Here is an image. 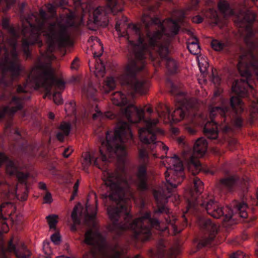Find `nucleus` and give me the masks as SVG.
<instances>
[{
	"mask_svg": "<svg viewBox=\"0 0 258 258\" xmlns=\"http://www.w3.org/2000/svg\"><path fill=\"white\" fill-rule=\"evenodd\" d=\"M230 106L236 114H240L243 111L244 103L239 97L232 96L230 99Z\"/></svg>",
	"mask_w": 258,
	"mask_h": 258,
	"instance_id": "nucleus-31",
	"label": "nucleus"
},
{
	"mask_svg": "<svg viewBox=\"0 0 258 258\" xmlns=\"http://www.w3.org/2000/svg\"><path fill=\"white\" fill-rule=\"evenodd\" d=\"M29 94H25L23 96H14L10 102V104L15 105L14 106H5L2 110H0V119L4 118L6 114L13 115L16 112L21 110L23 108V100H27L30 99Z\"/></svg>",
	"mask_w": 258,
	"mask_h": 258,
	"instance_id": "nucleus-16",
	"label": "nucleus"
},
{
	"mask_svg": "<svg viewBox=\"0 0 258 258\" xmlns=\"http://www.w3.org/2000/svg\"><path fill=\"white\" fill-rule=\"evenodd\" d=\"M58 216L56 215L49 216V228L56 229V225L58 222Z\"/></svg>",
	"mask_w": 258,
	"mask_h": 258,
	"instance_id": "nucleus-62",
	"label": "nucleus"
},
{
	"mask_svg": "<svg viewBox=\"0 0 258 258\" xmlns=\"http://www.w3.org/2000/svg\"><path fill=\"white\" fill-rule=\"evenodd\" d=\"M207 22L211 26L218 25L221 27L225 23L224 17H207Z\"/></svg>",
	"mask_w": 258,
	"mask_h": 258,
	"instance_id": "nucleus-43",
	"label": "nucleus"
},
{
	"mask_svg": "<svg viewBox=\"0 0 258 258\" xmlns=\"http://www.w3.org/2000/svg\"><path fill=\"white\" fill-rule=\"evenodd\" d=\"M87 26L89 29L96 30L99 26L108 25L107 17H87Z\"/></svg>",
	"mask_w": 258,
	"mask_h": 258,
	"instance_id": "nucleus-25",
	"label": "nucleus"
},
{
	"mask_svg": "<svg viewBox=\"0 0 258 258\" xmlns=\"http://www.w3.org/2000/svg\"><path fill=\"white\" fill-rule=\"evenodd\" d=\"M111 100L115 105L121 106L126 103V99L124 95L120 92H116L112 95Z\"/></svg>",
	"mask_w": 258,
	"mask_h": 258,
	"instance_id": "nucleus-36",
	"label": "nucleus"
},
{
	"mask_svg": "<svg viewBox=\"0 0 258 258\" xmlns=\"http://www.w3.org/2000/svg\"><path fill=\"white\" fill-rule=\"evenodd\" d=\"M106 6H99L92 10H89V13L93 15V16H98L99 15L105 16L107 15L112 14L115 15L118 12L122 11L121 7L118 4L117 0L112 1L109 3L107 0Z\"/></svg>",
	"mask_w": 258,
	"mask_h": 258,
	"instance_id": "nucleus-17",
	"label": "nucleus"
},
{
	"mask_svg": "<svg viewBox=\"0 0 258 258\" xmlns=\"http://www.w3.org/2000/svg\"><path fill=\"white\" fill-rule=\"evenodd\" d=\"M255 21L254 17H235L234 22L239 30H244L251 27Z\"/></svg>",
	"mask_w": 258,
	"mask_h": 258,
	"instance_id": "nucleus-28",
	"label": "nucleus"
},
{
	"mask_svg": "<svg viewBox=\"0 0 258 258\" xmlns=\"http://www.w3.org/2000/svg\"><path fill=\"white\" fill-rule=\"evenodd\" d=\"M228 111L227 107H215L211 109L210 111L211 121H208L203 128L204 135L209 139H217L218 136L217 122L214 120L216 116L224 117L225 113Z\"/></svg>",
	"mask_w": 258,
	"mask_h": 258,
	"instance_id": "nucleus-13",
	"label": "nucleus"
},
{
	"mask_svg": "<svg viewBox=\"0 0 258 258\" xmlns=\"http://www.w3.org/2000/svg\"><path fill=\"white\" fill-rule=\"evenodd\" d=\"M18 136L19 137H21L20 132L18 129H12V124L11 123H8L4 131V133L6 136H9V133H13Z\"/></svg>",
	"mask_w": 258,
	"mask_h": 258,
	"instance_id": "nucleus-56",
	"label": "nucleus"
},
{
	"mask_svg": "<svg viewBox=\"0 0 258 258\" xmlns=\"http://www.w3.org/2000/svg\"><path fill=\"white\" fill-rule=\"evenodd\" d=\"M238 15L241 16H256V14L253 11L249 8L246 7H243L239 10Z\"/></svg>",
	"mask_w": 258,
	"mask_h": 258,
	"instance_id": "nucleus-58",
	"label": "nucleus"
},
{
	"mask_svg": "<svg viewBox=\"0 0 258 258\" xmlns=\"http://www.w3.org/2000/svg\"><path fill=\"white\" fill-rule=\"evenodd\" d=\"M156 111L160 117H165L166 114L169 117L170 109L166 104H159L156 108Z\"/></svg>",
	"mask_w": 258,
	"mask_h": 258,
	"instance_id": "nucleus-42",
	"label": "nucleus"
},
{
	"mask_svg": "<svg viewBox=\"0 0 258 258\" xmlns=\"http://www.w3.org/2000/svg\"><path fill=\"white\" fill-rule=\"evenodd\" d=\"M208 143L203 137L197 140L193 147V155L197 157H202L207 152Z\"/></svg>",
	"mask_w": 258,
	"mask_h": 258,
	"instance_id": "nucleus-23",
	"label": "nucleus"
},
{
	"mask_svg": "<svg viewBox=\"0 0 258 258\" xmlns=\"http://www.w3.org/2000/svg\"><path fill=\"white\" fill-rule=\"evenodd\" d=\"M94 56L99 57L101 55L103 51V47L97 39L95 40L94 46H92Z\"/></svg>",
	"mask_w": 258,
	"mask_h": 258,
	"instance_id": "nucleus-49",
	"label": "nucleus"
},
{
	"mask_svg": "<svg viewBox=\"0 0 258 258\" xmlns=\"http://www.w3.org/2000/svg\"><path fill=\"white\" fill-rule=\"evenodd\" d=\"M145 58L143 52L139 54L138 51H136L135 58H129L123 74L118 78L122 85H128L141 95L147 94L151 88V84L148 81H139L136 78L137 74L145 68Z\"/></svg>",
	"mask_w": 258,
	"mask_h": 258,
	"instance_id": "nucleus-3",
	"label": "nucleus"
},
{
	"mask_svg": "<svg viewBox=\"0 0 258 258\" xmlns=\"http://www.w3.org/2000/svg\"><path fill=\"white\" fill-rule=\"evenodd\" d=\"M27 81H30L36 89L44 88V98L48 96V63H41L33 68Z\"/></svg>",
	"mask_w": 258,
	"mask_h": 258,
	"instance_id": "nucleus-10",
	"label": "nucleus"
},
{
	"mask_svg": "<svg viewBox=\"0 0 258 258\" xmlns=\"http://www.w3.org/2000/svg\"><path fill=\"white\" fill-rule=\"evenodd\" d=\"M186 107L182 105L174 110L172 114V119L174 121L178 122L182 120L184 116L187 114Z\"/></svg>",
	"mask_w": 258,
	"mask_h": 258,
	"instance_id": "nucleus-34",
	"label": "nucleus"
},
{
	"mask_svg": "<svg viewBox=\"0 0 258 258\" xmlns=\"http://www.w3.org/2000/svg\"><path fill=\"white\" fill-rule=\"evenodd\" d=\"M139 156L142 162L147 165L148 163V154L145 149H139Z\"/></svg>",
	"mask_w": 258,
	"mask_h": 258,
	"instance_id": "nucleus-61",
	"label": "nucleus"
},
{
	"mask_svg": "<svg viewBox=\"0 0 258 258\" xmlns=\"http://www.w3.org/2000/svg\"><path fill=\"white\" fill-rule=\"evenodd\" d=\"M62 22L49 26V52L61 47L71 46L67 28L77 27L82 22V17H63Z\"/></svg>",
	"mask_w": 258,
	"mask_h": 258,
	"instance_id": "nucleus-5",
	"label": "nucleus"
},
{
	"mask_svg": "<svg viewBox=\"0 0 258 258\" xmlns=\"http://www.w3.org/2000/svg\"><path fill=\"white\" fill-rule=\"evenodd\" d=\"M195 189L197 192H200L203 189V182L200 179L196 177L194 179Z\"/></svg>",
	"mask_w": 258,
	"mask_h": 258,
	"instance_id": "nucleus-63",
	"label": "nucleus"
},
{
	"mask_svg": "<svg viewBox=\"0 0 258 258\" xmlns=\"http://www.w3.org/2000/svg\"><path fill=\"white\" fill-rule=\"evenodd\" d=\"M7 250L10 252H14L17 258H27L31 255L24 244H22L20 249H17L11 239L8 244Z\"/></svg>",
	"mask_w": 258,
	"mask_h": 258,
	"instance_id": "nucleus-24",
	"label": "nucleus"
},
{
	"mask_svg": "<svg viewBox=\"0 0 258 258\" xmlns=\"http://www.w3.org/2000/svg\"><path fill=\"white\" fill-rule=\"evenodd\" d=\"M199 224L201 228L209 231L210 232L215 233L217 230L216 225L212 223L209 219L200 218Z\"/></svg>",
	"mask_w": 258,
	"mask_h": 258,
	"instance_id": "nucleus-33",
	"label": "nucleus"
},
{
	"mask_svg": "<svg viewBox=\"0 0 258 258\" xmlns=\"http://www.w3.org/2000/svg\"><path fill=\"white\" fill-rule=\"evenodd\" d=\"M237 179V178L233 176L221 178L219 180V184L222 187L230 190L235 185Z\"/></svg>",
	"mask_w": 258,
	"mask_h": 258,
	"instance_id": "nucleus-37",
	"label": "nucleus"
},
{
	"mask_svg": "<svg viewBox=\"0 0 258 258\" xmlns=\"http://www.w3.org/2000/svg\"><path fill=\"white\" fill-rule=\"evenodd\" d=\"M125 117L131 122L136 123L144 119V110L134 105H130L122 110Z\"/></svg>",
	"mask_w": 258,
	"mask_h": 258,
	"instance_id": "nucleus-20",
	"label": "nucleus"
},
{
	"mask_svg": "<svg viewBox=\"0 0 258 258\" xmlns=\"http://www.w3.org/2000/svg\"><path fill=\"white\" fill-rule=\"evenodd\" d=\"M238 61L237 69L242 78L233 83L232 90L239 96L244 97L249 88L251 93L255 96L252 92V76L249 69L251 68L254 70L258 80V57L254 56L253 53L248 52L240 55Z\"/></svg>",
	"mask_w": 258,
	"mask_h": 258,
	"instance_id": "nucleus-2",
	"label": "nucleus"
},
{
	"mask_svg": "<svg viewBox=\"0 0 258 258\" xmlns=\"http://www.w3.org/2000/svg\"><path fill=\"white\" fill-rule=\"evenodd\" d=\"M149 214L127 222L128 226L123 228L122 230L132 229L134 231L135 238L144 241L150 236V226L156 229L163 230L160 228V222L155 218H149Z\"/></svg>",
	"mask_w": 258,
	"mask_h": 258,
	"instance_id": "nucleus-6",
	"label": "nucleus"
},
{
	"mask_svg": "<svg viewBox=\"0 0 258 258\" xmlns=\"http://www.w3.org/2000/svg\"><path fill=\"white\" fill-rule=\"evenodd\" d=\"M215 236V233H212L210 234L209 237L207 238H204L201 240L198 245V247L199 248H201L202 247L208 245L210 244L211 242L214 240Z\"/></svg>",
	"mask_w": 258,
	"mask_h": 258,
	"instance_id": "nucleus-53",
	"label": "nucleus"
},
{
	"mask_svg": "<svg viewBox=\"0 0 258 258\" xmlns=\"http://www.w3.org/2000/svg\"><path fill=\"white\" fill-rule=\"evenodd\" d=\"M197 158L192 155L188 162V170L194 175L198 174L202 169V165Z\"/></svg>",
	"mask_w": 258,
	"mask_h": 258,
	"instance_id": "nucleus-29",
	"label": "nucleus"
},
{
	"mask_svg": "<svg viewBox=\"0 0 258 258\" xmlns=\"http://www.w3.org/2000/svg\"><path fill=\"white\" fill-rule=\"evenodd\" d=\"M188 34L191 38L188 39L187 48L190 52L194 55L199 54L200 52V47L197 38L194 35L192 32L189 30H186Z\"/></svg>",
	"mask_w": 258,
	"mask_h": 258,
	"instance_id": "nucleus-27",
	"label": "nucleus"
},
{
	"mask_svg": "<svg viewBox=\"0 0 258 258\" xmlns=\"http://www.w3.org/2000/svg\"><path fill=\"white\" fill-rule=\"evenodd\" d=\"M237 209L238 211L239 216L242 218H247L248 217L247 210L248 209L247 205L244 203H241L237 205Z\"/></svg>",
	"mask_w": 258,
	"mask_h": 258,
	"instance_id": "nucleus-45",
	"label": "nucleus"
},
{
	"mask_svg": "<svg viewBox=\"0 0 258 258\" xmlns=\"http://www.w3.org/2000/svg\"><path fill=\"white\" fill-rule=\"evenodd\" d=\"M158 53L162 58H165V59L168 57V54L169 53V50L168 48V46L166 45H161L159 46V48L158 50Z\"/></svg>",
	"mask_w": 258,
	"mask_h": 258,
	"instance_id": "nucleus-55",
	"label": "nucleus"
},
{
	"mask_svg": "<svg viewBox=\"0 0 258 258\" xmlns=\"http://www.w3.org/2000/svg\"><path fill=\"white\" fill-rule=\"evenodd\" d=\"M219 11L223 14L231 15H236L234 10L232 9L227 1H220L218 4Z\"/></svg>",
	"mask_w": 258,
	"mask_h": 258,
	"instance_id": "nucleus-35",
	"label": "nucleus"
},
{
	"mask_svg": "<svg viewBox=\"0 0 258 258\" xmlns=\"http://www.w3.org/2000/svg\"><path fill=\"white\" fill-rule=\"evenodd\" d=\"M26 21V24L23 23L22 34L25 37L23 39L22 49L24 54L27 58L31 56V53L30 46L36 43L40 34L45 32L46 42L48 43V32L46 31L47 26L46 22L48 17H34L35 22H31L33 17H23Z\"/></svg>",
	"mask_w": 258,
	"mask_h": 258,
	"instance_id": "nucleus-4",
	"label": "nucleus"
},
{
	"mask_svg": "<svg viewBox=\"0 0 258 258\" xmlns=\"http://www.w3.org/2000/svg\"><path fill=\"white\" fill-rule=\"evenodd\" d=\"M66 84L62 75L49 66V92L61 91L65 89Z\"/></svg>",
	"mask_w": 258,
	"mask_h": 258,
	"instance_id": "nucleus-18",
	"label": "nucleus"
},
{
	"mask_svg": "<svg viewBox=\"0 0 258 258\" xmlns=\"http://www.w3.org/2000/svg\"><path fill=\"white\" fill-rule=\"evenodd\" d=\"M150 148L152 150L157 148L158 154L161 155L162 158L166 155L168 150V147L161 142H155L154 146L150 147Z\"/></svg>",
	"mask_w": 258,
	"mask_h": 258,
	"instance_id": "nucleus-40",
	"label": "nucleus"
},
{
	"mask_svg": "<svg viewBox=\"0 0 258 258\" xmlns=\"http://www.w3.org/2000/svg\"><path fill=\"white\" fill-rule=\"evenodd\" d=\"M147 35L150 38V43L152 45H154L156 41L162 37V33L159 31L156 32L152 35H150L149 33Z\"/></svg>",
	"mask_w": 258,
	"mask_h": 258,
	"instance_id": "nucleus-60",
	"label": "nucleus"
},
{
	"mask_svg": "<svg viewBox=\"0 0 258 258\" xmlns=\"http://www.w3.org/2000/svg\"><path fill=\"white\" fill-rule=\"evenodd\" d=\"M97 211V199L96 194H93L92 197L87 200L85 209L80 204L75 206L71 217L75 224H80L81 219H83L87 224L92 223L94 225Z\"/></svg>",
	"mask_w": 258,
	"mask_h": 258,
	"instance_id": "nucleus-7",
	"label": "nucleus"
},
{
	"mask_svg": "<svg viewBox=\"0 0 258 258\" xmlns=\"http://www.w3.org/2000/svg\"><path fill=\"white\" fill-rule=\"evenodd\" d=\"M170 218H169L168 217V216H165L164 218H165V219L167 223L169 225H170L171 227L172 228V229L173 230V231H174V234H176L180 232V231L177 230V227L175 225V223L176 221V218L174 216L172 215L170 213Z\"/></svg>",
	"mask_w": 258,
	"mask_h": 258,
	"instance_id": "nucleus-48",
	"label": "nucleus"
},
{
	"mask_svg": "<svg viewBox=\"0 0 258 258\" xmlns=\"http://www.w3.org/2000/svg\"><path fill=\"white\" fill-rule=\"evenodd\" d=\"M132 140L129 124L119 121L113 133L106 132V142L102 144L99 149L101 160L104 164L117 158L120 164L113 172L104 171L102 177L104 185L109 188L108 194H102L101 198L107 207V215L113 226L111 230L127 227V222L133 218L131 208L126 204L132 196L123 167L127 161L125 144Z\"/></svg>",
	"mask_w": 258,
	"mask_h": 258,
	"instance_id": "nucleus-1",
	"label": "nucleus"
},
{
	"mask_svg": "<svg viewBox=\"0 0 258 258\" xmlns=\"http://www.w3.org/2000/svg\"><path fill=\"white\" fill-rule=\"evenodd\" d=\"M5 56L4 58L0 59V70L2 71L3 76L7 72L11 73L13 79L18 77L21 73V69L19 62L15 61H9L8 51L7 49H4ZM3 85L7 88V90L10 93V96H14L15 92L13 88L8 86V83L5 80L4 76L0 79V85Z\"/></svg>",
	"mask_w": 258,
	"mask_h": 258,
	"instance_id": "nucleus-11",
	"label": "nucleus"
},
{
	"mask_svg": "<svg viewBox=\"0 0 258 258\" xmlns=\"http://www.w3.org/2000/svg\"><path fill=\"white\" fill-rule=\"evenodd\" d=\"M105 67L102 61L99 60V62L94 66V72L96 76L102 77L105 73Z\"/></svg>",
	"mask_w": 258,
	"mask_h": 258,
	"instance_id": "nucleus-46",
	"label": "nucleus"
},
{
	"mask_svg": "<svg viewBox=\"0 0 258 258\" xmlns=\"http://www.w3.org/2000/svg\"><path fill=\"white\" fill-rule=\"evenodd\" d=\"M154 195L157 202V208L154 211V215L165 214V216L170 218L169 209L165 205L167 199L170 196L167 195L164 192L160 190L155 191Z\"/></svg>",
	"mask_w": 258,
	"mask_h": 258,
	"instance_id": "nucleus-19",
	"label": "nucleus"
},
{
	"mask_svg": "<svg viewBox=\"0 0 258 258\" xmlns=\"http://www.w3.org/2000/svg\"><path fill=\"white\" fill-rule=\"evenodd\" d=\"M144 122L146 124V127L139 130V138L143 143L150 144L152 147L155 144L156 136L163 135L164 131L162 129L155 127L159 122L157 118H146L144 119Z\"/></svg>",
	"mask_w": 258,
	"mask_h": 258,
	"instance_id": "nucleus-12",
	"label": "nucleus"
},
{
	"mask_svg": "<svg viewBox=\"0 0 258 258\" xmlns=\"http://www.w3.org/2000/svg\"><path fill=\"white\" fill-rule=\"evenodd\" d=\"M166 162L168 165H172L173 168H167L165 172V177L167 181V190L168 192H171L172 188H176L180 184L183 179V164L176 156L168 158Z\"/></svg>",
	"mask_w": 258,
	"mask_h": 258,
	"instance_id": "nucleus-9",
	"label": "nucleus"
},
{
	"mask_svg": "<svg viewBox=\"0 0 258 258\" xmlns=\"http://www.w3.org/2000/svg\"><path fill=\"white\" fill-rule=\"evenodd\" d=\"M84 242L91 246V253L85 254L83 258H101L106 254L104 238L96 229H91L85 234Z\"/></svg>",
	"mask_w": 258,
	"mask_h": 258,
	"instance_id": "nucleus-8",
	"label": "nucleus"
},
{
	"mask_svg": "<svg viewBox=\"0 0 258 258\" xmlns=\"http://www.w3.org/2000/svg\"><path fill=\"white\" fill-rule=\"evenodd\" d=\"M180 252V247L178 245H176L169 249L168 255L170 258H175Z\"/></svg>",
	"mask_w": 258,
	"mask_h": 258,
	"instance_id": "nucleus-57",
	"label": "nucleus"
},
{
	"mask_svg": "<svg viewBox=\"0 0 258 258\" xmlns=\"http://www.w3.org/2000/svg\"><path fill=\"white\" fill-rule=\"evenodd\" d=\"M164 31H169L170 35H175L178 31L179 26L178 24L173 21L171 18H167L164 20L161 24Z\"/></svg>",
	"mask_w": 258,
	"mask_h": 258,
	"instance_id": "nucleus-26",
	"label": "nucleus"
},
{
	"mask_svg": "<svg viewBox=\"0 0 258 258\" xmlns=\"http://www.w3.org/2000/svg\"><path fill=\"white\" fill-rule=\"evenodd\" d=\"M111 249L112 252L108 258H119L125 252V250L118 244L113 246Z\"/></svg>",
	"mask_w": 258,
	"mask_h": 258,
	"instance_id": "nucleus-41",
	"label": "nucleus"
},
{
	"mask_svg": "<svg viewBox=\"0 0 258 258\" xmlns=\"http://www.w3.org/2000/svg\"><path fill=\"white\" fill-rule=\"evenodd\" d=\"M222 213L219 214V218L223 217L222 224L225 227H227L232 223V216L233 213L232 210L229 207H223L221 208Z\"/></svg>",
	"mask_w": 258,
	"mask_h": 258,
	"instance_id": "nucleus-30",
	"label": "nucleus"
},
{
	"mask_svg": "<svg viewBox=\"0 0 258 258\" xmlns=\"http://www.w3.org/2000/svg\"><path fill=\"white\" fill-rule=\"evenodd\" d=\"M199 3V0H191L190 8L175 9L171 13V16H185V15H189L188 12L189 10L195 9Z\"/></svg>",
	"mask_w": 258,
	"mask_h": 258,
	"instance_id": "nucleus-32",
	"label": "nucleus"
},
{
	"mask_svg": "<svg viewBox=\"0 0 258 258\" xmlns=\"http://www.w3.org/2000/svg\"><path fill=\"white\" fill-rule=\"evenodd\" d=\"M166 66L169 73L171 74L177 72V65L175 61L170 57H167L166 59Z\"/></svg>",
	"mask_w": 258,
	"mask_h": 258,
	"instance_id": "nucleus-44",
	"label": "nucleus"
},
{
	"mask_svg": "<svg viewBox=\"0 0 258 258\" xmlns=\"http://www.w3.org/2000/svg\"><path fill=\"white\" fill-rule=\"evenodd\" d=\"M116 84L114 79L112 77H108L105 81L104 86V89H108L109 90H113L115 88Z\"/></svg>",
	"mask_w": 258,
	"mask_h": 258,
	"instance_id": "nucleus-54",
	"label": "nucleus"
},
{
	"mask_svg": "<svg viewBox=\"0 0 258 258\" xmlns=\"http://www.w3.org/2000/svg\"><path fill=\"white\" fill-rule=\"evenodd\" d=\"M243 121V118L239 115L238 114H236V115L233 117L231 123L234 127L240 128L242 126Z\"/></svg>",
	"mask_w": 258,
	"mask_h": 258,
	"instance_id": "nucleus-51",
	"label": "nucleus"
},
{
	"mask_svg": "<svg viewBox=\"0 0 258 258\" xmlns=\"http://www.w3.org/2000/svg\"><path fill=\"white\" fill-rule=\"evenodd\" d=\"M129 27L134 30L136 33L139 35L138 40L139 44L138 45H135L133 41L129 40V37L127 36V39L128 40L129 43L132 46L134 52V57L132 58H135L136 51H138L139 54H141L143 52L144 57H145L146 52L147 45L143 44L144 39L140 36L139 29L137 27L136 25L134 24H130Z\"/></svg>",
	"mask_w": 258,
	"mask_h": 258,
	"instance_id": "nucleus-22",
	"label": "nucleus"
},
{
	"mask_svg": "<svg viewBox=\"0 0 258 258\" xmlns=\"http://www.w3.org/2000/svg\"><path fill=\"white\" fill-rule=\"evenodd\" d=\"M240 35L243 37L245 43H248L254 37V33L251 29V27L244 30H238Z\"/></svg>",
	"mask_w": 258,
	"mask_h": 258,
	"instance_id": "nucleus-39",
	"label": "nucleus"
},
{
	"mask_svg": "<svg viewBox=\"0 0 258 258\" xmlns=\"http://www.w3.org/2000/svg\"><path fill=\"white\" fill-rule=\"evenodd\" d=\"M202 198V197H196L195 198L192 197L190 199L188 200L187 209L189 208L195 207L199 204L203 206L206 202L203 201ZM221 208V207H219L218 204L213 200H210L206 202V209L207 213L215 218H219V213H220V214L222 213Z\"/></svg>",
	"mask_w": 258,
	"mask_h": 258,
	"instance_id": "nucleus-14",
	"label": "nucleus"
},
{
	"mask_svg": "<svg viewBox=\"0 0 258 258\" xmlns=\"http://www.w3.org/2000/svg\"><path fill=\"white\" fill-rule=\"evenodd\" d=\"M212 48L216 51H220L223 49L224 44L217 40H213L211 42Z\"/></svg>",
	"mask_w": 258,
	"mask_h": 258,
	"instance_id": "nucleus-64",
	"label": "nucleus"
},
{
	"mask_svg": "<svg viewBox=\"0 0 258 258\" xmlns=\"http://www.w3.org/2000/svg\"><path fill=\"white\" fill-rule=\"evenodd\" d=\"M84 91L88 99H94L95 95L96 93V90L94 88L92 84H89L87 86L84 88Z\"/></svg>",
	"mask_w": 258,
	"mask_h": 258,
	"instance_id": "nucleus-47",
	"label": "nucleus"
},
{
	"mask_svg": "<svg viewBox=\"0 0 258 258\" xmlns=\"http://www.w3.org/2000/svg\"><path fill=\"white\" fill-rule=\"evenodd\" d=\"M71 123L70 122L62 121L59 126V129L66 136H68L71 132Z\"/></svg>",
	"mask_w": 258,
	"mask_h": 258,
	"instance_id": "nucleus-50",
	"label": "nucleus"
},
{
	"mask_svg": "<svg viewBox=\"0 0 258 258\" xmlns=\"http://www.w3.org/2000/svg\"><path fill=\"white\" fill-rule=\"evenodd\" d=\"M9 33L13 36L12 43L16 41L17 42V39L19 37V34L17 29L13 26H10L7 29Z\"/></svg>",
	"mask_w": 258,
	"mask_h": 258,
	"instance_id": "nucleus-59",
	"label": "nucleus"
},
{
	"mask_svg": "<svg viewBox=\"0 0 258 258\" xmlns=\"http://www.w3.org/2000/svg\"><path fill=\"white\" fill-rule=\"evenodd\" d=\"M57 9H61L64 13L59 16H76L81 6V0H57L54 3Z\"/></svg>",
	"mask_w": 258,
	"mask_h": 258,
	"instance_id": "nucleus-15",
	"label": "nucleus"
},
{
	"mask_svg": "<svg viewBox=\"0 0 258 258\" xmlns=\"http://www.w3.org/2000/svg\"><path fill=\"white\" fill-rule=\"evenodd\" d=\"M199 67L201 74L199 77V82L201 84H205L206 82V79L205 78L207 75V69L209 67V64L206 61L204 63L199 62Z\"/></svg>",
	"mask_w": 258,
	"mask_h": 258,
	"instance_id": "nucleus-38",
	"label": "nucleus"
},
{
	"mask_svg": "<svg viewBox=\"0 0 258 258\" xmlns=\"http://www.w3.org/2000/svg\"><path fill=\"white\" fill-rule=\"evenodd\" d=\"M199 105L200 103L196 98L189 99L186 104L184 105V106L186 107L187 110L196 109L199 106Z\"/></svg>",
	"mask_w": 258,
	"mask_h": 258,
	"instance_id": "nucleus-52",
	"label": "nucleus"
},
{
	"mask_svg": "<svg viewBox=\"0 0 258 258\" xmlns=\"http://www.w3.org/2000/svg\"><path fill=\"white\" fill-rule=\"evenodd\" d=\"M82 165L84 170L88 169V167L92 164L100 168L98 163V154L94 150H89L83 152L82 154Z\"/></svg>",
	"mask_w": 258,
	"mask_h": 258,
	"instance_id": "nucleus-21",
	"label": "nucleus"
}]
</instances>
